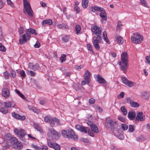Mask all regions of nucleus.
Segmentation results:
<instances>
[{
	"instance_id": "1",
	"label": "nucleus",
	"mask_w": 150,
	"mask_h": 150,
	"mask_svg": "<svg viewBox=\"0 0 150 150\" xmlns=\"http://www.w3.org/2000/svg\"><path fill=\"white\" fill-rule=\"evenodd\" d=\"M38 33L34 29L30 28L26 29L25 30V33L20 35V38L19 42L20 44H23L29 40L31 38V35H37Z\"/></svg>"
},
{
	"instance_id": "2",
	"label": "nucleus",
	"mask_w": 150,
	"mask_h": 150,
	"mask_svg": "<svg viewBox=\"0 0 150 150\" xmlns=\"http://www.w3.org/2000/svg\"><path fill=\"white\" fill-rule=\"evenodd\" d=\"M91 29L92 32L96 35L93 38L94 47H99L98 43L101 42L102 40L101 31L100 28L97 26H95L92 27Z\"/></svg>"
},
{
	"instance_id": "3",
	"label": "nucleus",
	"mask_w": 150,
	"mask_h": 150,
	"mask_svg": "<svg viewBox=\"0 0 150 150\" xmlns=\"http://www.w3.org/2000/svg\"><path fill=\"white\" fill-rule=\"evenodd\" d=\"M121 61L118 62V64L120 66V69L125 73L128 67L127 63L128 57L127 53L123 52L121 55Z\"/></svg>"
},
{
	"instance_id": "4",
	"label": "nucleus",
	"mask_w": 150,
	"mask_h": 150,
	"mask_svg": "<svg viewBox=\"0 0 150 150\" xmlns=\"http://www.w3.org/2000/svg\"><path fill=\"white\" fill-rule=\"evenodd\" d=\"M90 10L93 12H95L96 11H98L100 12V13L99 14V16L102 18L101 21L104 23L106 21L107 17L106 13L103 8L99 6H94L90 8Z\"/></svg>"
},
{
	"instance_id": "5",
	"label": "nucleus",
	"mask_w": 150,
	"mask_h": 150,
	"mask_svg": "<svg viewBox=\"0 0 150 150\" xmlns=\"http://www.w3.org/2000/svg\"><path fill=\"white\" fill-rule=\"evenodd\" d=\"M62 134L65 138L73 139L75 141H76L78 138V136L75 134L74 132L72 129H69L67 131L63 130Z\"/></svg>"
},
{
	"instance_id": "6",
	"label": "nucleus",
	"mask_w": 150,
	"mask_h": 150,
	"mask_svg": "<svg viewBox=\"0 0 150 150\" xmlns=\"http://www.w3.org/2000/svg\"><path fill=\"white\" fill-rule=\"evenodd\" d=\"M24 8L23 12L25 14H28L30 17L33 15V11L32 9L30 3L27 0H23Z\"/></svg>"
},
{
	"instance_id": "7",
	"label": "nucleus",
	"mask_w": 150,
	"mask_h": 150,
	"mask_svg": "<svg viewBox=\"0 0 150 150\" xmlns=\"http://www.w3.org/2000/svg\"><path fill=\"white\" fill-rule=\"evenodd\" d=\"M105 122V127L107 129H114L117 125L116 121H115L109 117H106Z\"/></svg>"
},
{
	"instance_id": "8",
	"label": "nucleus",
	"mask_w": 150,
	"mask_h": 150,
	"mask_svg": "<svg viewBox=\"0 0 150 150\" xmlns=\"http://www.w3.org/2000/svg\"><path fill=\"white\" fill-rule=\"evenodd\" d=\"M134 37H131V40L132 42L135 44H140L143 39L142 36L140 35L138 33L134 34Z\"/></svg>"
},
{
	"instance_id": "9",
	"label": "nucleus",
	"mask_w": 150,
	"mask_h": 150,
	"mask_svg": "<svg viewBox=\"0 0 150 150\" xmlns=\"http://www.w3.org/2000/svg\"><path fill=\"white\" fill-rule=\"evenodd\" d=\"M47 144L49 147L54 148L55 150L60 149V146L59 144L55 143L52 142L49 139L47 140Z\"/></svg>"
},
{
	"instance_id": "10",
	"label": "nucleus",
	"mask_w": 150,
	"mask_h": 150,
	"mask_svg": "<svg viewBox=\"0 0 150 150\" xmlns=\"http://www.w3.org/2000/svg\"><path fill=\"white\" fill-rule=\"evenodd\" d=\"M14 131L20 138L24 137L26 134L24 130L22 129L16 128L14 129Z\"/></svg>"
},
{
	"instance_id": "11",
	"label": "nucleus",
	"mask_w": 150,
	"mask_h": 150,
	"mask_svg": "<svg viewBox=\"0 0 150 150\" xmlns=\"http://www.w3.org/2000/svg\"><path fill=\"white\" fill-rule=\"evenodd\" d=\"M2 94L3 96L6 98L9 97L10 94L9 90L6 88H4L2 89Z\"/></svg>"
},
{
	"instance_id": "12",
	"label": "nucleus",
	"mask_w": 150,
	"mask_h": 150,
	"mask_svg": "<svg viewBox=\"0 0 150 150\" xmlns=\"http://www.w3.org/2000/svg\"><path fill=\"white\" fill-rule=\"evenodd\" d=\"M137 114L135 118L136 121H143L145 120V116L143 115V113L142 112H139L137 113Z\"/></svg>"
},
{
	"instance_id": "13",
	"label": "nucleus",
	"mask_w": 150,
	"mask_h": 150,
	"mask_svg": "<svg viewBox=\"0 0 150 150\" xmlns=\"http://www.w3.org/2000/svg\"><path fill=\"white\" fill-rule=\"evenodd\" d=\"M91 74V73L87 70L84 74V79L87 84H89L90 82Z\"/></svg>"
},
{
	"instance_id": "14",
	"label": "nucleus",
	"mask_w": 150,
	"mask_h": 150,
	"mask_svg": "<svg viewBox=\"0 0 150 150\" xmlns=\"http://www.w3.org/2000/svg\"><path fill=\"white\" fill-rule=\"evenodd\" d=\"M28 68L30 69L36 70L39 69L40 67L38 63L34 64L33 63H30L28 64Z\"/></svg>"
},
{
	"instance_id": "15",
	"label": "nucleus",
	"mask_w": 150,
	"mask_h": 150,
	"mask_svg": "<svg viewBox=\"0 0 150 150\" xmlns=\"http://www.w3.org/2000/svg\"><path fill=\"white\" fill-rule=\"evenodd\" d=\"M12 116L15 119L21 120H24L25 118V117L24 115L21 116L15 112L12 113Z\"/></svg>"
},
{
	"instance_id": "16",
	"label": "nucleus",
	"mask_w": 150,
	"mask_h": 150,
	"mask_svg": "<svg viewBox=\"0 0 150 150\" xmlns=\"http://www.w3.org/2000/svg\"><path fill=\"white\" fill-rule=\"evenodd\" d=\"M127 99L129 101V104L133 108H137L139 106V105L138 103L131 100L130 98H127Z\"/></svg>"
},
{
	"instance_id": "17",
	"label": "nucleus",
	"mask_w": 150,
	"mask_h": 150,
	"mask_svg": "<svg viewBox=\"0 0 150 150\" xmlns=\"http://www.w3.org/2000/svg\"><path fill=\"white\" fill-rule=\"evenodd\" d=\"M44 121L47 122H49L52 126H54V123L53 120V118H52L49 116H47L44 117Z\"/></svg>"
},
{
	"instance_id": "18",
	"label": "nucleus",
	"mask_w": 150,
	"mask_h": 150,
	"mask_svg": "<svg viewBox=\"0 0 150 150\" xmlns=\"http://www.w3.org/2000/svg\"><path fill=\"white\" fill-rule=\"evenodd\" d=\"M96 77L97 81L100 84H105L106 83V81L100 75H97Z\"/></svg>"
},
{
	"instance_id": "19",
	"label": "nucleus",
	"mask_w": 150,
	"mask_h": 150,
	"mask_svg": "<svg viewBox=\"0 0 150 150\" xmlns=\"http://www.w3.org/2000/svg\"><path fill=\"white\" fill-rule=\"evenodd\" d=\"M127 117L130 120H134L136 117V113L135 112L130 111L128 113Z\"/></svg>"
},
{
	"instance_id": "20",
	"label": "nucleus",
	"mask_w": 150,
	"mask_h": 150,
	"mask_svg": "<svg viewBox=\"0 0 150 150\" xmlns=\"http://www.w3.org/2000/svg\"><path fill=\"white\" fill-rule=\"evenodd\" d=\"M42 23L43 25H45L46 24L49 25H51L52 24V21L51 19H46L43 21Z\"/></svg>"
},
{
	"instance_id": "21",
	"label": "nucleus",
	"mask_w": 150,
	"mask_h": 150,
	"mask_svg": "<svg viewBox=\"0 0 150 150\" xmlns=\"http://www.w3.org/2000/svg\"><path fill=\"white\" fill-rule=\"evenodd\" d=\"M81 28L79 25H77L75 27V31L76 34L78 35L81 34Z\"/></svg>"
},
{
	"instance_id": "22",
	"label": "nucleus",
	"mask_w": 150,
	"mask_h": 150,
	"mask_svg": "<svg viewBox=\"0 0 150 150\" xmlns=\"http://www.w3.org/2000/svg\"><path fill=\"white\" fill-rule=\"evenodd\" d=\"M91 128L92 131L97 133L99 132V130L97 126L94 124H93L91 126Z\"/></svg>"
},
{
	"instance_id": "23",
	"label": "nucleus",
	"mask_w": 150,
	"mask_h": 150,
	"mask_svg": "<svg viewBox=\"0 0 150 150\" xmlns=\"http://www.w3.org/2000/svg\"><path fill=\"white\" fill-rule=\"evenodd\" d=\"M18 142V140L15 137H12L10 140L11 143V144L13 146V147L16 144H17Z\"/></svg>"
},
{
	"instance_id": "24",
	"label": "nucleus",
	"mask_w": 150,
	"mask_h": 150,
	"mask_svg": "<svg viewBox=\"0 0 150 150\" xmlns=\"http://www.w3.org/2000/svg\"><path fill=\"white\" fill-rule=\"evenodd\" d=\"M116 40L117 43L122 44L124 42L123 38L121 36H118L116 38Z\"/></svg>"
},
{
	"instance_id": "25",
	"label": "nucleus",
	"mask_w": 150,
	"mask_h": 150,
	"mask_svg": "<svg viewBox=\"0 0 150 150\" xmlns=\"http://www.w3.org/2000/svg\"><path fill=\"white\" fill-rule=\"evenodd\" d=\"M55 131L54 130L53 128H50L48 129V132L47 133V136L49 137H52L53 134V133H54Z\"/></svg>"
},
{
	"instance_id": "26",
	"label": "nucleus",
	"mask_w": 150,
	"mask_h": 150,
	"mask_svg": "<svg viewBox=\"0 0 150 150\" xmlns=\"http://www.w3.org/2000/svg\"><path fill=\"white\" fill-rule=\"evenodd\" d=\"M88 0H82V5L84 8H86L88 6Z\"/></svg>"
},
{
	"instance_id": "27",
	"label": "nucleus",
	"mask_w": 150,
	"mask_h": 150,
	"mask_svg": "<svg viewBox=\"0 0 150 150\" xmlns=\"http://www.w3.org/2000/svg\"><path fill=\"white\" fill-rule=\"evenodd\" d=\"M14 147L18 149H21L23 147L22 144L21 142L18 141L17 144L14 146Z\"/></svg>"
},
{
	"instance_id": "28",
	"label": "nucleus",
	"mask_w": 150,
	"mask_h": 150,
	"mask_svg": "<svg viewBox=\"0 0 150 150\" xmlns=\"http://www.w3.org/2000/svg\"><path fill=\"white\" fill-rule=\"evenodd\" d=\"M140 3L142 5L146 7L147 8L150 7V6L148 5L146 0H140Z\"/></svg>"
},
{
	"instance_id": "29",
	"label": "nucleus",
	"mask_w": 150,
	"mask_h": 150,
	"mask_svg": "<svg viewBox=\"0 0 150 150\" xmlns=\"http://www.w3.org/2000/svg\"><path fill=\"white\" fill-rule=\"evenodd\" d=\"M69 39V36L68 35H63L62 38V40L63 42H68Z\"/></svg>"
},
{
	"instance_id": "30",
	"label": "nucleus",
	"mask_w": 150,
	"mask_h": 150,
	"mask_svg": "<svg viewBox=\"0 0 150 150\" xmlns=\"http://www.w3.org/2000/svg\"><path fill=\"white\" fill-rule=\"evenodd\" d=\"M9 74V76L11 78H14L16 76V71L12 69L10 70V73Z\"/></svg>"
},
{
	"instance_id": "31",
	"label": "nucleus",
	"mask_w": 150,
	"mask_h": 150,
	"mask_svg": "<svg viewBox=\"0 0 150 150\" xmlns=\"http://www.w3.org/2000/svg\"><path fill=\"white\" fill-rule=\"evenodd\" d=\"M121 111L124 115H126L127 113V110L124 106H122L120 108Z\"/></svg>"
},
{
	"instance_id": "32",
	"label": "nucleus",
	"mask_w": 150,
	"mask_h": 150,
	"mask_svg": "<svg viewBox=\"0 0 150 150\" xmlns=\"http://www.w3.org/2000/svg\"><path fill=\"white\" fill-rule=\"evenodd\" d=\"M11 134L10 133H7L4 136V139L7 140H10L12 138Z\"/></svg>"
},
{
	"instance_id": "33",
	"label": "nucleus",
	"mask_w": 150,
	"mask_h": 150,
	"mask_svg": "<svg viewBox=\"0 0 150 150\" xmlns=\"http://www.w3.org/2000/svg\"><path fill=\"white\" fill-rule=\"evenodd\" d=\"M149 96L147 92H144L142 94V98L145 99H147L149 98Z\"/></svg>"
},
{
	"instance_id": "34",
	"label": "nucleus",
	"mask_w": 150,
	"mask_h": 150,
	"mask_svg": "<svg viewBox=\"0 0 150 150\" xmlns=\"http://www.w3.org/2000/svg\"><path fill=\"white\" fill-rule=\"evenodd\" d=\"M54 133L53 134V136H52V138L53 139H58L59 137V133L57 132L56 131L54 132Z\"/></svg>"
},
{
	"instance_id": "35",
	"label": "nucleus",
	"mask_w": 150,
	"mask_h": 150,
	"mask_svg": "<svg viewBox=\"0 0 150 150\" xmlns=\"http://www.w3.org/2000/svg\"><path fill=\"white\" fill-rule=\"evenodd\" d=\"M66 55L65 54H63L61 55V57L60 58V59L62 63L66 61Z\"/></svg>"
},
{
	"instance_id": "36",
	"label": "nucleus",
	"mask_w": 150,
	"mask_h": 150,
	"mask_svg": "<svg viewBox=\"0 0 150 150\" xmlns=\"http://www.w3.org/2000/svg\"><path fill=\"white\" fill-rule=\"evenodd\" d=\"M1 112L3 114H6L8 112V110L7 108L2 107L1 108Z\"/></svg>"
},
{
	"instance_id": "37",
	"label": "nucleus",
	"mask_w": 150,
	"mask_h": 150,
	"mask_svg": "<svg viewBox=\"0 0 150 150\" xmlns=\"http://www.w3.org/2000/svg\"><path fill=\"white\" fill-rule=\"evenodd\" d=\"M53 120L54 123V122H55L58 125H61L62 124L60 122V120L59 119H58L56 117H53Z\"/></svg>"
},
{
	"instance_id": "38",
	"label": "nucleus",
	"mask_w": 150,
	"mask_h": 150,
	"mask_svg": "<svg viewBox=\"0 0 150 150\" xmlns=\"http://www.w3.org/2000/svg\"><path fill=\"white\" fill-rule=\"evenodd\" d=\"M134 82L128 81L125 85L130 87H132L134 86Z\"/></svg>"
},
{
	"instance_id": "39",
	"label": "nucleus",
	"mask_w": 150,
	"mask_h": 150,
	"mask_svg": "<svg viewBox=\"0 0 150 150\" xmlns=\"http://www.w3.org/2000/svg\"><path fill=\"white\" fill-rule=\"evenodd\" d=\"M26 73L28 75H30L31 76H34L35 74V72L28 70H26Z\"/></svg>"
},
{
	"instance_id": "40",
	"label": "nucleus",
	"mask_w": 150,
	"mask_h": 150,
	"mask_svg": "<svg viewBox=\"0 0 150 150\" xmlns=\"http://www.w3.org/2000/svg\"><path fill=\"white\" fill-rule=\"evenodd\" d=\"M103 38L104 40L106 41V42L108 43V40H107V34L106 31H104L103 33Z\"/></svg>"
},
{
	"instance_id": "41",
	"label": "nucleus",
	"mask_w": 150,
	"mask_h": 150,
	"mask_svg": "<svg viewBox=\"0 0 150 150\" xmlns=\"http://www.w3.org/2000/svg\"><path fill=\"white\" fill-rule=\"evenodd\" d=\"M16 93L18 95V96H19L21 97L24 100H26V99L24 95L23 94L19 91H17V90H16Z\"/></svg>"
},
{
	"instance_id": "42",
	"label": "nucleus",
	"mask_w": 150,
	"mask_h": 150,
	"mask_svg": "<svg viewBox=\"0 0 150 150\" xmlns=\"http://www.w3.org/2000/svg\"><path fill=\"white\" fill-rule=\"evenodd\" d=\"M19 73L20 76L22 77V79L25 77L26 74L24 70H22L20 71L19 72Z\"/></svg>"
},
{
	"instance_id": "43",
	"label": "nucleus",
	"mask_w": 150,
	"mask_h": 150,
	"mask_svg": "<svg viewBox=\"0 0 150 150\" xmlns=\"http://www.w3.org/2000/svg\"><path fill=\"white\" fill-rule=\"evenodd\" d=\"M24 31V28L23 26L20 27L18 29V32L19 34L23 33Z\"/></svg>"
},
{
	"instance_id": "44",
	"label": "nucleus",
	"mask_w": 150,
	"mask_h": 150,
	"mask_svg": "<svg viewBox=\"0 0 150 150\" xmlns=\"http://www.w3.org/2000/svg\"><path fill=\"white\" fill-rule=\"evenodd\" d=\"M3 74L5 79H9V74L8 71H5L3 73Z\"/></svg>"
},
{
	"instance_id": "45",
	"label": "nucleus",
	"mask_w": 150,
	"mask_h": 150,
	"mask_svg": "<svg viewBox=\"0 0 150 150\" xmlns=\"http://www.w3.org/2000/svg\"><path fill=\"white\" fill-rule=\"evenodd\" d=\"M118 119L122 122H126V118L120 116H118L117 117Z\"/></svg>"
},
{
	"instance_id": "46",
	"label": "nucleus",
	"mask_w": 150,
	"mask_h": 150,
	"mask_svg": "<svg viewBox=\"0 0 150 150\" xmlns=\"http://www.w3.org/2000/svg\"><path fill=\"white\" fill-rule=\"evenodd\" d=\"M34 127L38 131H39L41 133H42L43 132L41 128L38 125H34Z\"/></svg>"
},
{
	"instance_id": "47",
	"label": "nucleus",
	"mask_w": 150,
	"mask_h": 150,
	"mask_svg": "<svg viewBox=\"0 0 150 150\" xmlns=\"http://www.w3.org/2000/svg\"><path fill=\"white\" fill-rule=\"evenodd\" d=\"M4 104V106L6 108H11V103L10 102H5Z\"/></svg>"
},
{
	"instance_id": "48",
	"label": "nucleus",
	"mask_w": 150,
	"mask_h": 150,
	"mask_svg": "<svg viewBox=\"0 0 150 150\" xmlns=\"http://www.w3.org/2000/svg\"><path fill=\"white\" fill-rule=\"evenodd\" d=\"M121 127L124 130H126L128 129V126L126 124H122L121 125Z\"/></svg>"
},
{
	"instance_id": "49",
	"label": "nucleus",
	"mask_w": 150,
	"mask_h": 150,
	"mask_svg": "<svg viewBox=\"0 0 150 150\" xmlns=\"http://www.w3.org/2000/svg\"><path fill=\"white\" fill-rule=\"evenodd\" d=\"M121 80L122 81V82L125 84H126V83L128 81L127 80V78L125 77H122Z\"/></svg>"
},
{
	"instance_id": "50",
	"label": "nucleus",
	"mask_w": 150,
	"mask_h": 150,
	"mask_svg": "<svg viewBox=\"0 0 150 150\" xmlns=\"http://www.w3.org/2000/svg\"><path fill=\"white\" fill-rule=\"evenodd\" d=\"M95 108L100 112H101L103 111L102 108L98 105L95 106Z\"/></svg>"
},
{
	"instance_id": "51",
	"label": "nucleus",
	"mask_w": 150,
	"mask_h": 150,
	"mask_svg": "<svg viewBox=\"0 0 150 150\" xmlns=\"http://www.w3.org/2000/svg\"><path fill=\"white\" fill-rule=\"evenodd\" d=\"M136 140L138 142H142L144 140V137L142 136H140L136 139Z\"/></svg>"
},
{
	"instance_id": "52",
	"label": "nucleus",
	"mask_w": 150,
	"mask_h": 150,
	"mask_svg": "<svg viewBox=\"0 0 150 150\" xmlns=\"http://www.w3.org/2000/svg\"><path fill=\"white\" fill-rule=\"evenodd\" d=\"M32 109L34 112L36 113H38L40 112V110H39L37 109L35 107H33L32 108Z\"/></svg>"
},
{
	"instance_id": "53",
	"label": "nucleus",
	"mask_w": 150,
	"mask_h": 150,
	"mask_svg": "<svg viewBox=\"0 0 150 150\" xmlns=\"http://www.w3.org/2000/svg\"><path fill=\"white\" fill-rule=\"evenodd\" d=\"M129 130L130 132H132L134 131V126L133 125H129Z\"/></svg>"
},
{
	"instance_id": "54",
	"label": "nucleus",
	"mask_w": 150,
	"mask_h": 150,
	"mask_svg": "<svg viewBox=\"0 0 150 150\" xmlns=\"http://www.w3.org/2000/svg\"><path fill=\"white\" fill-rule=\"evenodd\" d=\"M74 8L76 13H79L80 11V9L78 6H75L74 7Z\"/></svg>"
},
{
	"instance_id": "55",
	"label": "nucleus",
	"mask_w": 150,
	"mask_h": 150,
	"mask_svg": "<svg viewBox=\"0 0 150 150\" xmlns=\"http://www.w3.org/2000/svg\"><path fill=\"white\" fill-rule=\"evenodd\" d=\"M80 131L85 133H86L87 132V130L86 129V127L83 126H82Z\"/></svg>"
},
{
	"instance_id": "56",
	"label": "nucleus",
	"mask_w": 150,
	"mask_h": 150,
	"mask_svg": "<svg viewBox=\"0 0 150 150\" xmlns=\"http://www.w3.org/2000/svg\"><path fill=\"white\" fill-rule=\"evenodd\" d=\"M93 132H94L92 131V130H89L88 131V133L89 135L92 137H94V133Z\"/></svg>"
},
{
	"instance_id": "57",
	"label": "nucleus",
	"mask_w": 150,
	"mask_h": 150,
	"mask_svg": "<svg viewBox=\"0 0 150 150\" xmlns=\"http://www.w3.org/2000/svg\"><path fill=\"white\" fill-rule=\"evenodd\" d=\"M7 4L11 6L12 7L14 6L13 4L10 0H7Z\"/></svg>"
},
{
	"instance_id": "58",
	"label": "nucleus",
	"mask_w": 150,
	"mask_h": 150,
	"mask_svg": "<svg viewBox=\"0 0 150 150\" xmlns=\"http://www.w3.org/2000/svg\"><path fill=\"white\" fill-rule=\"evenodd\" d=\"M66 25V24L62 23L61 24H59L57 25V27L59 28H61L63 27H64V26Z\"/></svg>"
},
{
	"instance_id": "59",
	"label": "nucleus",
	"mask_w": 150,
	"mask_h": 150,
	"mask_svg": "<svg viewBox=\"0 0 150 150\" xmlns=\"http://www.w3.org/2000/svg\"><path fill=\"white\" fill-rule=\"evenodd\" d=\"M32 147L37 150H40L41 149V148L40 147L34 144H32Z\"/></svg>"
},
{
	"instance_id": "60",
	"label": "nucleus",
	"mask_w": 150,
	"mask_h": 150,
	"mask_svg": "<svg viewBox=\"0 0 150 150\" xmlns=\"http://www.w3.org/2000/svg\"><path fill=\"white\" fill-rule=\"evenodd\" d=\"M89 102L90 104H93L95 102V100L94 98H91L89 100Z\"/></svg>"
},
{
	"instance_id": "61",
	"label": "nucleus",
	"mask_w": 150,
	"mask_h": 150,
	"mask_svg": "<svg viewBox=\"0 0 150 150\" xmlns=\"http://www.w3.org/2000/svg\"><path fill=\"white\" fill-rule=\"evenodd\" d=\"M82 126L80 125H79V124L76 125H75V128L77 129L80 131Z\"/></svg>"
},
{
	"instance_id": "62",
	"label": "nucleus",
	"mask_w": 150,
	"mask_h": 150,
	"mask_svg": "<svg viewBox=\"0 0 150 150\" xmlns=\"http://www.w3.org/2000/svg\"><path fill=\"white\" fill-rule=\"evenodd\" d=\"M48 147L46 145H42L41 149V150H48Z\"/></svg>"
},
{
	"instance_id": "63",
	"label": "nucleus",
	"mask_w": 150,
	"mask_h": 150,
	"mask_svg": "<svg viewBox=\"0 0 150 150\" xmlns=\"http://www.w3.org/2000/svg\"><path fill=\"white\" fill-rule=\"evenodd\" d=\"M146 61L148 63L150 64V56H147L145 57Z\"/></svg>"
},
{
	"instance_id": "64",
	"label": "nucleus",
	"mask_w": 150,
	"mask_h": 150,
	"mask_svg": "<svg viewBox=\"0 0 150 150\" xmlns=\"http://www.w3.org/2000/svg\"><path fill=\"white\" fill-rule=\"evenodd\" d=\"M34 46V47H40V44L39 42L37 41Z\"/></svg>"
}]
</instances>
